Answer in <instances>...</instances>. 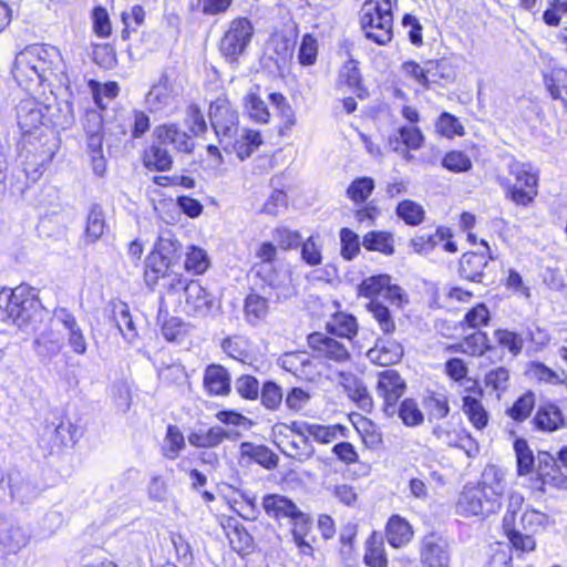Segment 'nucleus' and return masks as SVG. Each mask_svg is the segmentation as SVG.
I'll return each instance as SVG.
<instances>
[{
  "mask_svg": "<svg viewBox=\"0 0 567 567\" xmlns=\"http://www.w3.org/2000/svg\"><path fill=\"white\" fill-rule=\"evenodd\" d=\"M271 103L276 106L280 118L282 120V127L280 134L285 135L296 124V114L287 99L280 93H271L269 95Z\"/></svg>",
  "mask_w": 567,
  "mask_h": 567,
  "instance_id": "nucleus-43",
  "label": "nucleus"
},
{
  "mask_svg": "<svg viewBox=\"0 0 567 567\" xmlns=\"http://www.w3.org/2000/svg\"><path fill=\"white\" fill-rule=\"evenodd\" d=\"M48 107L33 97L23 99L17 106L18 124L23 133L29 134L43 124Z\"/></svg>",
  "mask_w": 567,
  "mask_h": 567,
  "instance_id": "nucleus-13",
  "label": "nucleus"
},
{
  "mask_svg": "<svg viewBox=\"0 0 567 567\" xmlns=\"http://www.w3.org/2000/svg\"><path fill=\"white\" fill-rule=\"evenodd\" d=\"M40 311V302L33 288L20 285L0 291V320L25 328Z\"/></svg>",
  "mask_w": 567,
  "mask_h": 567,
  "instance_id": "nucleus-3",
  "label": "nucleus"
},
{
  "mask_svg": "<svg viewBox=\"0 0 567 567\" xmlns=\"http://www.w3.org/2000/svg\"><path fill=\"white\" fill-rule=\"evenodd\" d=\"M245 107L249 117L255 122L264 124L269 121L268 107L256 93L250 92L245 96Z\"/></svg>",
  "mask_w": 567,
  "mask_h": 567,
  "instance_id": "nucleus-49",
  "label": "nucleus"
},
{
  "mask_svg": "<svg viewBox=\"0 0 567 567\" xmlns=\"http://www.w3.org/2000/svg\"><path fill=\"white\" fill-rule=\"evenodd\" d=\"M228 507L245 520H255L259 513L257 498H226Z\"/></svg>",
  "mask_w": 567,
  "mask_h": 567,
  "instance_id": "nucleus-44",
  "label": "nucleus"
},
{
  "mask_svg": "<svg viewBox=\"0 0 567 567\" xmlns=\"http://www.w3.org/2000/svg\"><path fill=\"white\" fill-rule=\"evenodd\" d=\"M266 513L277 520L289 518L295 524L310 525V518L300 512L291 498H262Z\"/></svg>",
  "mask_w": 567,
  "mask_h": 567,
  "instance_id": "nucleus-14",
  "label": "nucleus"
},
{
  "mask_svg": "<svg viewBox=\"0 0 567 567\" xmlns=\"http://www.w3.org/2000/svg\"><path fill=\"white\" fill-rule=\"evenodd\" d=\"M164 145H153L145 156V164L148 167H154L157 171H167L172 165L171 154Z\"/></svg>",
  "mask_w": 567,
  "mask_h": 567,
  "instance_id": "nucleus-54",
  "label": "nucleus"
},
{
  "mask_svg": "<svg viewBox=\"0 0 567 567\" xmlns=\"http://www.w3.org/2000/svg\"><path fill=\"white\" fill-rule=\"evenodd\" d=\"M82 436L81 429L70 420H60L58 424L48 425L41 437L40 446L49 453L61 451L65 446H73Z\"/></svg>",
  "mask_w": 567,
  "mask_h": 567,
  "instance_id": "nucleus-8",
  "label": "nucleus"
},
{
  "mask_svg": "<svg viewBox=\"0 0 567 567\" xmlns=\"http://www.w3.org/2000/svg\"><path fill=\"white\" fill-rule=\"evenodd\" d=\"M462 351L470 355H482L488 349L487 336L483 332H475L466 337L461 343Z\"/></svg>",
  "mask_w": 567,
  "mask_h": 567,
  "instance_id": "nucleus-62",
  "label": "nucleus"
},
{
  "mask_svg": "<svg viewBox=\"0 0 567 567\" xmlns=\"http://www.w3.org/2000/svg\"><path fill=\"white\" fill-rule=\"evenodd\" d=\"M405 383L394 370H385L378 377L377 394L383 400V412L392 417L396 414V403L403 395Z\"/></svg>",
  "mask_w": 567,
  "mask_h": 567,
  "instance_id": "nucleus-9",
  "label": "nucleus"
},
{
  "mask_svg": "<svg viewBox=\"0 0 567 567\" xmlns=\"http://www.w3.org/2000/svg\"><path fill=\"white\" fill-rule=\"evenodd\" d=\"M25 543V534L19 527H9L0 532V554L4 557L20 551Z\"/></svg>",
  "mask_w": 567,
  "mask_h": 567,
  "instance_id": "nucleus-32",
  "label": "nucleus"
},
{
  "mask_svg": "<svg viewBox=\"0 0 567 567\" xmlns=\"http://www.w3.org/2000/svg\"><path fill=\"white\" fill-rule=\"evenodd\" d=\"M451 230L446 227H439L434 234L420 235L411 239V247L414 252L426 255L446 238H451Z\"/></svg>",
  "mask_w": 567,
  "mask_h": 567,
  "instance_id": "nucleus-31",
  "label": "nucleus"
},
{
  "mask_svg": "<svg viewBox=\"0 0 567 567\" xmlns=\"http://www.w3.org/2000/svg\"><path fill=\"white\" fill-rule=\"evenodd\" d=\"M369 311L378 322L380 329L384 334H390L395 330V322L390 313V310L377 300H371L368 305Z\"/></svg>",
  "mask_w": 567,
  "mask_h": 567,
  "instance_id": "nucleus-51",
  "label": "nucleus"
},
{
  "mask_svg": "<svg viewBox=\"0 0 567 567\" xmlns=\"http://www.w3.org/2000/svg\"><path fill=\"white\" fill-rule=\"evenodd\" d=\"M52 323L59 328L64 340L81 329L76 317L66 308H56L53 311Z\"/></svg>",
  "mask_w": 567,
  "mask_h": 567,
  "instance_id": "nucleus-39",
  "label": "nucleus"
},
{
  "mask_svg": "<svg viewBox=\"0 0 567 567\" xmlns=\"http://www.w3.org/2000/svg\"><path fill=\"white\" fill-rule=\"evenodd\" d=\"M462 411L476 431H483L489 422V413L483 403L471 395L463 398Z\"/></svg>",
  "mask_w": 567,
  "mask_h": 567,
  "instance_id": "nucleus-27",
  "label": "nucleus"
},
{
  "mask_svg": "<svg viewBox=\"0 0 567 567\" xmlns=\"http://www.w3.org/2000/svg\"><path fill=\"white\" fill-rule=\"evenodd\" d=\"M396 414L406 426H417L423 423L424 415L413 399H405L401 402Z\"/></svg>",
  "mask_w": 567,
  "mask_h": 567,
  "instance_id": "nucleus-47",
  "label": "nucleus"
},
{
  "mask_svg": "<svg viewBox=\"0 0 567 567\" xmlns=\"http://www.w3.org/2000/svg\"><path fill=\"white\" fill-rule=\"evenodd\" d=\"M86 122L87 148L92 155L102 154V121L97 114L93 113L87 116Z\"/></svg>",
  "mask_w": 567,
  "mask_h": 567,
  "instance_id": "nucleus-48",
  "label": "nucleus"
},
{
  "mask_svg": "<svg viewBox=\"0 0 567 567\" xmlns=\"http://www.w3.org/2000/svg\"><path fill=\"white\" fill-rule=\"evenodd\" d=\"M346 427L342 425H319L311 424L309 435L312 436L317 442L328 444L334 441L340 433L344 436Z\"/></svg>",
  "mask_w": 567,
  "mask_h": 567,
  "instance_id": "nucleus-59",
  "label": "nucleus"
},
{
  "mask_svg": "<svg viewBox=\"0 0 567 567\" xmlns=\"http://www.w3.org/2000/svg\"><path fill=\"white\" fill-rule=\"evenodd\" d=\"M548 90L553 99L561 100L567 106V72L564 70L557 71L548 84Z\"/></svg>",
  "mask_w": 567,
  "mask_h": 567,
  "instance_id": "nucleus-64",
  "label": "nucleus"
},
{
  "mask_svg": "<svg viewBox=\"0 0 567 567\" xmlns=\"http://www.w3.org/2000/svg\"><path fill=\"white\" fill-rule=\"evenodd\" d=\"M422 567H450V553L446 542L439 535H425L420 543Z\"/></svg>",
  "mask_w": 567,
  "mask_h": 567,
  "instance_id": "nucleus-10",
  "label": "nucleus"
},
{
  "mask_svg": "<svg viewBox=\"0 0 567 567\" xmlns=\"http://www.w3.org/2000/svg\"><path fill=\"white\" fill-rule=\"evenodd\" d=\"M524 498H520L523 501ZM522 502L511 503L502 519V533L508 540L509 549L518 556L530 554L536 550L537 542L535 534L522 532L516 526V517L520 512Z\"/></svg>",
  "mask_w": 567,
  "mask_h": 567,
  "instance_id": "nucleus-7",
  "label": "nucleus"
},
{
  "mask_svg": "<svg viewBox=\"0 0 567 567\" xmlns=\"http://www.w3.org/2000/svg\"><path fill=\"white\" fill-rule=\"evenodd\" d=\"M269 310L268 300L257 293H249L245 299V318L248 323L256 326L264 320Z\"/></svg>",
  "mask_w": 567,
  "mask_h": 567,
  "instance_id": "nucleus-33",
  "label": "nucleus"
},
{
  "mask_svg": "<svg viewBox=\"0 0 567 567\" xmlns=\"http://www.w3.org/2000/svg\"><path fill=\"white\" fill-rule=\"evenodd\" d=\"M114 320L122 336L128 342H132L137 333L132 315L126 303L121 302L114 307Z\"/></svg>",
  "mask_w": 567,
  "mask_h": 567,
  "instance_id": "nucleus-38",
  "label": "nucleus"
},
{
  "mask_svg": "<svg viewBox=\"0 0 567 567\" xmlns=\"http://www.w3.org/2000/svg\"><path fill=\"white\" fill-rule=\"evenodd\" d=\"M209 120L223 148L235 152L241 161L249 157L262 143L257 131L245 130L239 134L238 112L227 97H218L212 102Z\"/></svg>",
  "mask_w": 567,
  "mask_h": 567,
  "instance_id": "nucleus-2",
  "label": "nucleus"
},
{
  "mask_svg": "<svg viewBox=\"0 0 567 567\" xmlns=\"http://www.w3.org/2000/svg\"><path fill=\"white\" fill-rule=\"evenodd\" d=\"M499 507L497 498H458L456 513L462 517H485Z\"/></svg>",
  "mask_w": 567,
  "mask_h": 567,
  "instance_id": "nucleus-21",
  "label": "nucleus"
},
{
  "mask_svg": "<svg viewBox=\"0 0 567 567\" xmlns=\"http://www.w3.org/2000/svg\"><path fill=\"white\" fill-rule=\"evenodd\" d=\"M509 181L506 186V197L519 206H528L538 194V174L530 164L514 162L509 166Z\"/></svg>",
  "mask_w": 567,
  "mask_h": 567,
  "instance_id": "nucleus-5",
  "label": "nucleus"
},
{
  "mask_svg": "<svg viewBox=\"0 0 567 567\" xmlns=\"http://www.w3.org/2000/svg\"><path fill=\"white\" fill-rule=\"evenodd\" d=\"M535 406V395L532 392L523 394L517 399L514 405L508 409L507 414L515 421L522 422L526 420Z\"/></svg>",
  "mask_w": 567,
  "mask_h": 567,
  "instance_id": "nucleus-56",
  "label": "nucleus"
},
{
  "mask_svg": "<svg viewBox=\"0 0 567 567\" xmlns=\"http://www.w3.org/2000/svg\"><path fill=\"white\" fill-rule=\"evenodd\" d=\"M514 451L516 454L518 475L530 474L534 470L535 458L533 451L528 446L527 441L524 439L515 440Z\"/></svg>",
  "mask_w": 567,
  "mask_h": 567,
  "instance_id": "nucleus-42",
  "label": "nucleus"
},
{
  "mask_svg": "<svg viewBox=\"0 0 567 567\" xmlns=\"http://www.w3.org/2000/svg\"><path fill=\"white\" fill-rule=\"evenodd\" d=\"M184 310L195 317H206L214 303V297L198 282L189 281L184 287Z\"/></svg>",
  "mask_w": 567,
  "mask_h": 567,
  "instance_id": "nucleus-12",
  "label": "nucleus"
},
{
  "mask_svg": "<svg viewBox=\"0 0 567 567\" xmlns=\"http://www.w3.org/2000/svg\"><path fill=\"white\" fill-rule=\"evenodd\" d=\"M172 260L152 251L146 258L145 280L148 285H155L159 277L165 276Z\"/></svg>",
  "mask_w": 567,
  "mask_h": 567,
  "instance_id": "nucleus-37",
  "label": "nucleus"
},
{
  "mask_svg": "<svg viewBox=\"0 0 567 567\" xmlns=\"http://www.w3.org/2000/svg\"><path fill=\"white\" fill-rule=\"evenodd\" d=\"M226 537L234 551L239 556H247L255 549L254 537L248 530L233 517H227L223 523Z\"/></svg>",
  "mask_w": 567,
  "mask_h": 567,
  "instance_id": "nucleus-16",
  "label": "nucleus"
},
{
  "mask_svg": "<svg viewBox=\"0 0 567 567\" xmlns=\"http://www.w3.org/2000/svg\"><path fill=\"white\" fill-rule=\"evenodd\" d=\"M185 447V439L181 430L176 425H169L163 443V455L168 460L178 457Z\"/></svg>",
  "mask_w": 567,
  "mask_h": 567,
  "instance_id": "nucleus-40",
  "label": "nucleus"
},
{
  "mask_svg": "<svg viewBox=\"0 0 567 567\" xmlns=\"http://www.w3.org/2000/svg\"><path fill=\"white\" fill-rule=\"evenodd\" d=\"M402 355L403 347L389 334L378 338L374 347L367 352V357L372 363L383 367L398 363Z\"/></svg>",
  "mask_w": 567,
  "mask_h": 567,
  "instance_id": "nucleus-15",
  "label": "nucleus"
},
{
  "mask_svg": "<svg viewBox=\"0 0 567 567\" xmlns=\"http://www.w3.org/2000/svg\"><path fill=\"white\" fill-rule=\"evenodd\" d=\"M389 282L390 277L388 275L372 276L362 281L359 286V292L361 296L367 298L380 296L384 293Z\"/></svg>",
  "mask_w": 567,
  "mask_h": 567,
  "instance_id": "nucleus-58",
  "label": "nucleus"
},
{
  "mask_svg": "<svg viewBox=\"0 0 567 567\" xmlns=\"http://www.w3.org/2000/svg\"><path fill=\"white\" fill-rule=\"evenodd\" d=\"M395 213L399 218L410 226L420 225L425 217L423 206L411 199L400 202L396 206Z\"/></svg>",
  "mask_w": 567,
  "mask_h": 567,
  "instance_id": "nucleus-36",
  "label": "nucleus"
},
{
  "mask_svg": "<svg viewBox=\"0 0 567 567\" xmlns=\"http://www.w3.org/2000/svg\"><path fill=\"white\" fill-rule=\"evenodd\" d=\"M551 524H554V520L548 514L533 507H527L520 516L522 530L535 535Z\"/></svg>",
  "mask_w": 567,
  "mask_h": 567,
  "instance_id": "nucleus-34",
  "label": "nucleus"
},
{
  "mask_svg": "<svg viewBox=\"0 0 567 567\" xmlns=\"http://www.w3.org/2000/svg\"><path fill=\"white\" fill-rule=\"evenodd\" d=\"M174 100L168 76L162 74L158 81L147 92L145 102L151 112H158L169 106Z\"/></svg>",
  "mask_w": 567,
  "mask_h": 567,
  "instance_id": "nucleus-22",
  "label": "nucleus"
},
{
  "mask_svg": "<svg viewBox=\"0 0 567 567\" xmlns=\"http://www.w3.org/2000/svg\"><path fill=\"white\" fill-rule=\"evenodd\" d=\"M209 266L207 252L198 247H190L186 254L185 268L194 274H203Z\"/></svg>",
  "mask_w": 567,
  "mask_h": 567,
  "instance_id": "nucleus-55",
  "label": "nucleus"
},
{
  "mask_svg": "<svg viewBox=\"0 0 567 567\" xmlns=\"http://www.w3.org/2000/svg\"><path fill=\"white\" fill-rule=\"evenodd\" d=\"M443 61L429 60L423 65H420L415 61H406L401 65V70L406 78L412 79L423 87H429L430 76H444L440 73V70L443 69Z\"/></svg>",
  "mask_w": 567,
  "mask_h": 567,
  "instance_id": "nucleus-18",
  "label": "nucleus"
},
{
  "mask_svg": "<svg viewBox=\"0 0 567 567\" xmlns=\"http://www.w3.org/2000/svg\"><path fill=\"white\" fill-rule=\"evenodd\" d=\"M276 440V444L285 455L300 462L310 458L315 452L308 436H277Z\"/></svg>",
  "mask_w": 567,
  "mask_h": 567,
  "instance_id": "nucleus-20",
  "label": "nucleus"
},
{
  "mask_svg": "<svg viewBox=\"0 0 567 567\" xmlns=\"http://www.w3.org/2000/svg\"><path fill=\"white\" fill-rule=\"evenodd\" d=\"M171 540L174 547L176 561L183 567L192 566L194 563V555L187 539L179 533H172Z\"/></svg>",
  "mask_w": 567,
  "mask_h": 567,
  "instance_id": "nucleus-52",
  "label": "nucleus"
},
{
  "mask_svg": "<svg viewBox=\"0 0 567 567\" xmlns=\"http://www.w3.org/2000/svg\"><path fill=\"white\" fill-rule=\"evenodd\" d=\"M374 181L371 177L355 178L347 189L348 197L354 203H363L372 194Z\"/></svg>",
  "mask_w": 567,
  "mask_h": 567,
  "instance_id": "nucleus-50",
  "label": "nucleus"
},
{
  "mask_svg": "<svg viewBox=\"0 0 567 567\" xmlns=\"http://www.w3.org/2000/svg\"><path fill=\"white\" fill-rule=\"evenodd\" d=\"M255 29L249 19L238 17L233 19L220 39L219 51L230 62L237 61L244 54L254 37Z\"/></svg>",
  "mask_w": 567,
  "mask_h": 567,
  "instance_id": "nucleus-6",
  "label": "nucleus"
},
{
  "mask_svg": "<svg viewBox=\"0 0 567 567\" xmlns=\"http://www.w3.org/2000/svg\"><path fill=\"white\" fill-rule=\"evenodd\" d=\"M308 346L319 358L338 363L347 362L350 359V353L343 343L322 332L309 334Z\"/></svg>",
  "mask_w": 567,
  "mask_h": 567,
  "instance_id": "nucleus-11",
  "label": "nucleus"
},
{
  "mask_svg": "<svg viewBox=\"0 0 567 567\" xmlns=\"http://www.w3.org/2000/svg\"><path fill=\"white\" fill-rule=\"evenodd\" d=\"M145 20V11L141 6H134L130 10L124 11L122 13V21L124 24V30L122 31V37L127 39L130 37V32L136 31Z\"/></svg>",
  "mask_w": 567,
  "mask_h": 567,
  "instance_id": "nucleus-60",
  "label": "nucleus"
},
{
  "mask_svg": "<svg viewBox=\"0 0 567 567\" xmlns=\"http://www.w3.org/2000/svg\"><path fill=\"white\" fill-rule=\"evenodd\" d=\"M204 385L213 395H225L230 391V378L227 370L217 364L208 365L205 370Z\"/></svg>",
  "mask_w": 567,
  "mask_h": 567,
  "instance_id": "nucleus-23",
  "label": "nucleus"
},
{
  "mask_svg": "<svg viewBox=\"0 0 567 567\" xmlns=\"http://www.w3.org/2000/svg\"><path fill=\"white\" fill-rule=\"evenodd\" d=\"M362 246L369 251L390 256L394 252V238L388 231H369L363 236Z\"/></svg>",
  "mask_w": 567,
  "mask_h": 567,
  "instance_id": "nucleus-30",
  "label": "nucleus"
},
{
  "mask_svg": "<svg viewBox=\"0 0 567 567\" xmlns=\"http://www.w3.org/2000/svg\"><path fill=\"white\" fill-rule=\"evenodd\" d=\"M38 353L44 357H56L64 348V338L59 328L52 323L51 328L43 331L34 341Z\"/></svg>",
  "mask_w": 567,
  "mask_h": 567,
  "instance_id": "nucleus-25",
  "label": "nucleus"
},
{
  "mask_svg": "<svg viewBox=\"0 0 567 567\" xmlns=\"http://www.w3.org/2000/svg\"><path fill=\"white\" fill-rule=\"evenodd\" d=\"M487 259L483 254L466 252L460 260V275L471 281H481Z\"/></svg>",
  "mask_w": 567,
  "mask_h": 567,
  "instance_id": "nucleus-28",
  "label": "nucleus"
},
{
  "mask_svg": "<svg viewBox=\"0 0 567 567\" xmlns=\"http://www.w3.org/2000/svg\"><path fill=\"white\" fill-rule=\"evenodd\" d=\"M436 132L447 138L463 136L465 134L464 126L460 120L449 112H443L435 124Z\"/></svg>",
  "mask_w": 567,
  "mask_h": 567,
  "instance_id": "nucleus-45",
  "label": "nucleus"
},
{
  "mask_svg": "<svg viewBox=\"0 0 567 567\" xmlns=\"http://www.w3.org/2000/svg\"><path fill=\"white\" fill-rule=\"evenodd\" d=\"M361 25L365 37L384 45L392 39V0H367L361 8Z\"/></svg>",
  "mask_w": 567,
  "mask_h": 567,
  "instance_id": "nucleus-4",
  "label": "nucleus"
},
{
  "mask_svg": "<svg viewBox=\"0 0 567 567\" xmlns=\"http://www.w3.org/2000/svg\"><path fill=\"white\" fill-rule=\"evenodd\" d=\"M384 536L392 548H402L413 539L414 529L404 517L393 514L385 524Z\"/></svg>",
  "mask_w": 567,
  "mask_h": 567,
  "instance_id": "nucleus-17",
  "label": "nucleus"
},
{
  "mask_svg": "<svg viewBox=\"0 0 567 567\" xmlns=\"http://www.w3.org/2000/svg\"><path fill=\"white\" fill-rule=\"evenodd\" d=\"M240 453L243 456H248L266 468H272L277 465L276 455L264 445H254L252 443L245 442L240 445Z\"/></svg>",
  "mask_w": 567,
  "mask_h": 567,
  "instance_id": "nucleus-35",
  "label": "nucleus"
},
{
  "mask_svg": "<svg viewBox=\"0 0 567 567\" xmlns=\"http://www.w3.org/2000/svg\"><path fill=\"white\" fill-rule=\"evenodd\" d=\"M534 423L540 431L554 432L564 426L565 420L557 405L546 403L538 408L534 417Z\"/></svg>",
  "mask_w": 567,
  "mask_h": 567,
  "instance_id": "nucleus-24",
  "label": "nucleus"
},
{
  "mask_svg": "<svg viewBox=\"0 0 567 567\" xmlns=\"http://www.w3.org/2000/svg\"><path fill=\"white\" fill-rule=\"evenodd\" d=\"M105 219L103 209L100 205H93L89 212L86 220V237L91 241H95L102 237L105 230Z\"/></svg>",
  "mask_w": 567,
  "mask_h": 567,
  "instance_id": "nucleus-46",
  "label": "nucleus"
},
{
  "mask_svg": "<svg viewBox=\"0 0 567 567\" xmlns=\"http://www.w3.org/2000/svg\"><path fill=\"white\" fill-rule=\"evenodd\" d=\"M341 256L347 259H353L360 251L359 236L349 228H342L340 231Z\"/></svg>",
  "mask_w": 567,
  "mask_h": 567,
  "instance_id": "nucleus-61",
  "label": "nucleus"
},
{
  "mask_svg": "<svg viewBox=\"0 0 567 567\" xmlns=\"http://www.w3.org/2000/svg\"><path fill=\"white\" fill-rule=\"evenodd\" d=\"M12 74L20 85L34 81L60 85L68 82L66 65L60 51L48 44H31L18 52Z\"/></svg>",
  "mask_w": 567,
  "mask_h": 567,
  "instance_id": "nucleus-1",
  "label": "nucleus"
},
{
  "mask_svg": "<svg viewBox=\"0 0 567 567\" xmlns=\"http://www.w3.org/2000/svg\"><path fill=\"white\" fill-rule=\"evenodd\" d=\"M154 135L161 145H171L175 150L184 153H189L193 150V143L189 136L175 124H165L156 127Z\"/></svg>",
  "mask_w": 567,
  "mask_h": 567,
  "instance_id": "nucleus-19",
  "label": "nucleus"
},
{
  "mask_svg": "<svg viewBox=\"0 0 567 567\" xmlns=\"http://www.w3.org/2000/svg\"><path fill=\"white\" fill-rule=\"evenodd\" d=\"M327 330L331 334L352 339L358 333L357 319L352 315L338 312L327 322Z\"/></svg>",
  "mask_w": 567,
  "mask_h": 567,
  "instance_id": "nucleus-29",
  "label": "nucleus"
},
{
  "mask_svg": "<svg viewBox=\"0 0 567 567\" xmlns=\"http://www.w3.org/2000/svg\"><path fill=\"white\" fill-rule=\"evenodd\" d=\"M226 436L227 433L223 427L214 426L206 432L192 433L188 436V442L196 447H214L221 443Z\"/></svg>",
  "mask_w": 567,
  "mask_h": 567,
  "instance_id": "nucleus-41",
  "label": "nucleus"
},
{
  "mask_svg": "<svg viewBox=\"0 0 567 567\" xmlns=\"http://www.w3.org/2000/svg\"><path fill=\"white\" fill-rule=\"evenodd\" d=\"M513 557L511 549L503 542H495L489 546L488 567H512Z\"/></svg>",
  "mask_w": 567,
  "mask_h": 567,
  "instance_id": "nucleus-53",
  "label": "nucleus"
},
{
  "mask_svg": "<svg viewBox=\"0 0 567 567\" xmlns=\"http://www.w3.org/2000/svg\"><path fill=\"white\" fill-rule=\"evenodd\" d=\"M363 561L368 567H388V557L382 537L371 533L364 544Z\"/></svg>",
  "mask_w": 567,
  "mask_h": 567,
  "instance_id": "nucleus-26",
  "label": "nucleus"
},
{
  "mask_svg": "<svg viewBox=\"0 0 567 567\" xmlns=\"http://www.w3.org/2000/svg\"><path fill=\"white\" fill-rule=\"evenodd\" d=\"M301 258L309 266H318L321 264L322 255L318 237L310 236L302 243Z\"/></svg>",
  "mask_w": 567,
  "mask_h": 567,
  "instance_id": "nucleus-63",
  "label": "nucleus"
},
{
  "mask_svg": "<svg viewBox=\"0 0 567 567\" xmlns=\"http://www.w3.org/2000/svg\"><path fill=\"white\" fill-rule=\"evenodd\" d=\"M486 388L501 393L505 392L509 384V371L504 367H498L486 373L484 378Z\"/></svg>",
  "mask_w": 567,
  "mask_h": 567,
  "instance_id": "nucleus-57",
  "label": "nucleus"
}]
</instances>
